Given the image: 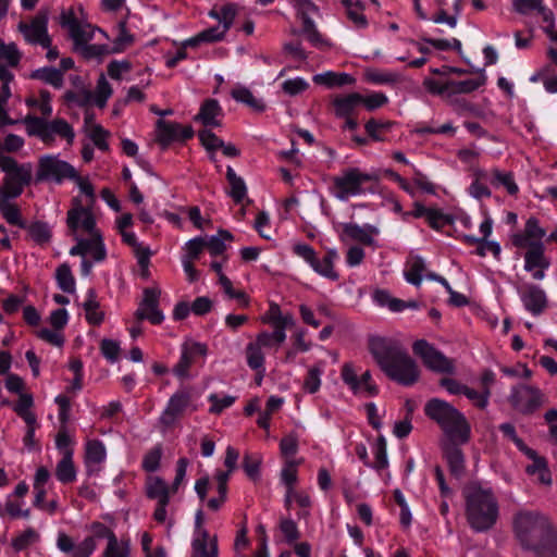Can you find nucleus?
I'll return each mask as SVG.
<instances>
[{"label":"nucleus","instance_id":"obj_46","mask_svg":"<svg viewBox=\"0 0 557 557\" xmlns=\"http://www.w3.org/2000/svg\"><path fill=\"white\" fill-rule=\"evenodd\" d=\"M300 34L304 35L313 47L322 48L327 44L318 30L317 25L312 18H305Z\"/></svg>","mask_w":557,"mask_h":557},{"label":"nucleus","instance_id":"obj_28","mask_svg":"<svg viewBox=\"0 0 557 557\" xmlns=\"http://www.w3.org/2000/svg\"><path fill=\"white\" fill-rule=\"evenodd\" d=\"M362 95L358 92H351L346 96L336 97L333 100L335 115L337 117H348L361 104Z\"/></svg>","mask_w":557,"mask_h":557},{"label":"nucleus","instance_id":"obj_41","mask_svg":"<svg viewBox=\"0 0 557 557\" xmlns=\"http://www.w3.org/2000/svg\"><path fill=\"white\" fill-rule=\"evenodd\" d=\"M209 16L219 21L220 26L223 27L226 32L233 25L234 18L236 16V4L227 3L220 8V10L212 9L209 12Z\"/></svg>","mask_w":557,"mask_h":557},{"label":"nucleus","instance_id":"obj_16","mask_svg":"<svg viewBox=\"0 0 557 557\" xmlns=\"http://www.w3.org/2000/svg\"><path fill=\"white\" fill-rule=\"evenodd\" d=\"M549 264V260L544 255L543 244L530 243V248L524 253V270L531 272L534 280L541 281L545 277V270Z\"/></svg>","mask_w":557,"mask_h":557},{"label":"nucleus","instance_id":"obj_45","mask_svg":"<svg viewBox=\"0 0 557 557\" xmlns=\"http://www.w3.org/2000/svg\"><path fill=\"white\" fill-rule=\"evenodd\" d=\"M26 230L32 239L38 245L49 243L52 236L50 226L46 222L36 221L29 225L26 224Z\"/></svg>","mask_w":557,"mask_h":557},{"label":"nucleus","instance_id":"obj_27","mask_svg":"<svg viewBox=\"0 0 557 557\" xmlns=\"http://www.w3.org/2000/svg\"><path fill=\"white\" fill-rule=\"evenodd\" d=\"M11 196L0 194V214L8 224L26 228V222L23 220L21 210L11 200Z\"/></svg>","mask_w":557,"mask_h":557},{"label":"nucleus","instance_id":"obj_43","mask_svg":"<svg viewBox=\"0 0 557 557\" xmlns=\"http://www.w3.org/2000/svg\"><path fill=\"white\" fill-rule=\"evenodd\" d=\"M226 240H233V235L226 230H220L218 235H213L206 239L205 248H208L212 256L222 255L226 250Z\"/></svg>","mask_w":557,"mask_h":557},{"label":"nucleus","instance_id":"obj_50","mask_svg":"<svg viewBox=\"0 0 557 557\" xmlns=\"http://www.w3.org/2000/svg\"><path fill=\"white\" fill-rule=\"evenodd\" d=\"M21 53L14 44L5 45L0 40V64L14 67L18 64Z\"/></svg>","mask_w":557,"mask_h":557},{"label":"nucleus","instance_id":"obj_4","mask_svg":"<svg viewBox=\"0 0 557 557\" xmlns=\"http://www.w3.org/2000/svg\"><path fill=\"white\" fill-rule=\"evenodd\" d=\"M466 515L474 531L492 529L499 515L498 503L492 491L481 487L470 490L466 495Z\"/></svg>","mask_w":557,"mask_h":557},{"label":"nucleus","instance_id":"obj_22","mask_svg":"<svg viewBox=\"0 0 557 557\" xmlns=\"http://www.w3.org/2000/svg\"><path fill=\"white\" fill-rule=\"evenodd\" d=\"M107 450L104 444L99 440L88 441L85 450V465L87 474L92 475L99 471L98 466L106 460Z\"/></svg>","mask_w":557,"mask_h":557},{"label":"nucleus","instance_id":"obj_48","mask_svg":"<svg viewBox=\"0 0 557 557\" xmlns=\"http://www.w3.org/2000/svg\"><path fill=\"white\" fill-rule=\"evenodd\" d=\"M372 299L380 307H387L393 312H400L401 299L393 297L386 289H375Z\"/></svg>","mask_w":557,"mask_h":557},{"label":"nucleus","instance_id":"obj_55","mask_svg":"<svg viewBox=\"0 0 557 557\" xmlns=\"http://www.w3.org/2000/svg\"><path fill=\"white\" fill-rule=\"evenodd\" d=\"M261 457L257 454H246L243 460V468L246 474L251 480H257L260 476Z\"/></svg>","mask_w":557,"mask_h":557},{"label":"nucleus","instance_id":"obj_25","mask_svg":"<svg viewBox=\"0 0 557 557\" xmlns=\"http://www.w3.org/2000/svg\"><path fill=\"white\" fill-rule=\"evenodd\" d=\"M338 259V253L335 249H327L325 256L322 259L318 257L310 264V267L323 277L331 281H337L339 278L338 273L334 270V262Z\"/></svg>","mask_w":557,"mask_h":557},{"label":"nucleus","instance_id":"obj_21","mask_svg":"<svg viewBox=\"0 0 557 557\" xmlns=\"http://www.w3.org/2000/svg\"><path fill=\"white\" fill-rule=\"evenodd\" d=\"M522 453L532 461L527 466L525 471L530 475L536 476L537 481L542 484H550L552 475L547 468V463L545 459L537 455V453L528 446L524 449H521Z\"/></svg>","mask_w":557,"mask_h":557},{"label":"nucleus","instance_id":"obj_58","mask_svg":"<svg viewBox=\"0 0 557 557\" xmlns=\"http://www.w3.org/2000/svg\"><path fill=\"white\" fill-rule=\"evenodd\" d=\"M74 440L67 432V426L60 425L59 432L55 436V447L63 456L66 455L67 451H73Z\"/></svg>","mask_w":557,"mask_h":557},{"label":"nucleus","instance_id":"obj_44","mask_svg":"<svg viewBox=\"0 0 557 557\" xmlns=\"http://www.w3.org/2000/svg\"><path fill=\"white\" fill-rule=\"evenodd\" d=\"M366 78L374 85H394L400 81L401 76L396 72L372 69L366 72Z\"/></svg>","mask_w":557,"mask_h":557},{"label":"nucleus","instance_id":"obj_60","mask_svg":"<svg viewBox=\"0 0 557 557\" xmlns=\"http://www.w3.org/2000/svg\"><path fill=\"white\" fill-rule=\"evenodd\" d=\"M39 99H29L27 100V104L30 107H37L41 114L47 117L50 116L52 113V107H51V95L48 90L42 89L39 92Z\"/></svg>","mask_w":557,"mask_h":557},{"label":"nucleus","instance_id":"obj_8","mask_svg":"<svg viewBox=\"0 0 557 557\" xmlns=\"http://www.w3.org/2000/svg\"><path fill=\"white\" fill-rule=\"evenodd\" d=\"M412 350L431 371L446 374H453L455 372L454 361L425 339L416 341L412 345Z\"/></svg>","mask_w":557,"mask_h":557},{"label":"nucleus","instance_id":"obj_14","mask_svg":"<svg viewBox=\"0 0 557 557\" xmlns=\"http://www.w3.org/2000/svg\"><path fill=\"white\" fill-rule=\"evenodd\" d=\"M517 292L525 310L533 315L541 314L547 307L546 294L540 286L527 283L518 287Z\"/></svg>","mask_w":557,"mask_h":557},{"label":"nucleus","instance_id":"obj_3","mask_svg":"<svg viewBox=\"0 0 557 557\" xmlns=\"http://www.w3.org/2000/svg\"><path fill=\"white\" fill-rule=\"evenodd\" d=\"M425 416L434 421L451 443L466 444L471 426L465 414L449 403L432 398L424 406Z\"/></svg>","mask_w":557,"mask_h":557},{"label":"nucleus","instance_id":"obj_53","mask_svg":"<svg viewBox=\"0 0 557 557\" xmlns=\"http://www.w3.org/2000/svg\"><path fill=\"white\" fill-rule=\"evenodd\" d=\"M374 457L375 462L371 466L372 468L381 471L388 466L387 451H386V440L383 435H380L374 445Z\"/></svg>","mask_w":557,"mask_h":557},{"label":"nucleus","instance_id":"obj_37","mask_svg":"<svg viewBox=\"0 0 557 557\" xmlns=\"http://www.w3.org/2000/svg\"><path fill=\"white\" fill-rule=\"evenodd\" d=\"M231 96L237 102L247 104L253 111L262 112L265 110V104L261 99L256 98L252 92L246 87H236L231 91Z\"/></svg>","mask_w":557,"mask_h":557},{"label":"nucleus","instance_id":"obj_54","mask_svg":"<svg viewBox=\"0 0 557 557\" xmlns=\"http://www.w3.org/2000/svg\"><path fill=\"white\" fill-rule=\"evenodd\" d=\"M208 400L211 403L209 412L220 414L224 409L231 407L235 403L236 397L231 395L220 397L218 394L212 393L208 396Z\"/></svg>","mask_w":557,"mask_h":557},{"label":"nucleus","instance_id":"obj_9","mask_svg":"<svg viewBox=\"0 0 557 557\" xmlns=\"http://www.w3.org/2000/svg\"><path fill=\"white\" fill-rule=\"evenodd\" d=\"M48 10H40L29 23L21 22L18 29L27 42L49 48L52 39L48 34Z\"/></svg>","mask_w":557,"mask_h":557},{"label":"nucleus","instance_id":"obj_31","mask_svg":"<svg viewBox=\"0 0 557 557\" xmlns=\"http://www.w3.org/2000/svg\"><path fill=\"white\" fill-rule=\"evenodd\" d=\"M170 486L160 476H150L146 482V496L157 502H170Z\"/></svg>","mask_w":557,"mask_h":557},{"label":"nucleus","instance_id":"obj_29","mask_svg":"<svg viewBox=\"0 0 557 557\" xmlns=\"http://www.w3.org/2000/svg\"><path fill=\"white\" fill-rule=\"evenodd\" d=\"M476 72L479 75L475 78H469L465 81H448L450 95L470 94L484 86L486 83V74L484 70L480 69Z\"/></svg>","mask_w":557,"mask_h":557},{"label":"nucleus","instance_id":"obj_59","mask_svg":"<svg viewBox=\"0 0 557 557\" xmlns=\"http://www.w3.org/2000/svg\"><path fill=\"white\" fill-rule=\"evenodd\" d=\"M39 534L33 529L28 528L18 536L13 539L12 546L15 550L20 552L28 547L30 544L37 542Z\"/></svg>","mask_w":557,"mask_h":557},{"label":"nucleus","instance_id":"obj_24","mask_svg":"<svg viewBox=\"0 0 557 557\" xmlns=\"http://www.w3.org/2000/svg\"><path fill=\"white\" fill-rule=\"evenodd\" d=\"M191 549V557H218L216 537L210 539L208 531H201L200 536H194Z\"/></svg>","mask_w":557,"mask_h":557},{"label":"nucleus","instance_id":"obj_2","mask_svg":"<svg viewBox=\"0 0 557 557\" xmlns=\"http://www.w3.org/2000/svg\"><path fill=\"white\" fill-rule=\"evenodd\" d=\"M370 351L382 371L398 384H414L420 371L416 361L396 339L375 337L370 341Z\"/></svg>","mask_w":557,"mask_h":557},{"label":"nucleus","instance_id":"obj_61","mask_svg":"<svg viewBox=\"0 0 557 557\" xmlns=\"http://www.w3.org/2000/svg\"><path fill=\"white\" fill-rule=\"evenodd\" d=\"M341 376L344 383L349 386L354 394L360 393V381L354 367L350 363H345L343 366Z\"/></svg>","mask_w":557,"mask_h":557},{"label":"nucleus","instance_id":"obj_17","mask_svg":"<svg viewBox=\"0 0 557 557\" xmlns=\"http://www.w3.org/2000/svg\"><path fill=\"white\" fill-rule=\"evenodd\" d=\"M60 25L67 29L76 49H79L92 38L88 27L82 25L72 11H63L61 13Z\"/></svg>","mask_w":557,"mask_h":557},{"label":"nucleus","instance_id":"obj_35","mask_svg":"<svg viewBox=\"0 0 557 557\" xmlns=\"http://www.w3.org/2000/svg\"><path fill=\"white\" fill-rule=\"evenodd\" d=\"M30 78L41 81L57 89L63 86L62 71L51 66H45L33 71Z\"/></svg>","mask_w":557,"mask_h":557},{"label":"nucleus","instance_id":"obj_52","mask_svg":"<svg viewBox=\"0 0 557 557\" xmlns=\"http://www.w3.org/2000/svg\"><path fill=\"white\" fill-rule=\"evenodd\" d=\"M162 457L161 445H156L149 451H147L143 458L141 467L147 472H154L160 467V460Z\"/></svg>","mask_w":557,"mask_h":557},{"label":"nucleus","instance_id":"obj_15","mask_svg":"<svg viewBox=\"0 0 557 557\" xmlns=\"http://www.w3.org/2000/svg\"><path fill=\"white\" fill-rule=\"evenodd\" d=\"M190 404V394L185 388L175 392L169 399L162 411L159 421L162 425L170 428Z\"/></svg>","mask_w":557,"mask_h":557},{"label":"nucleus","instance_id":"obj_62","mask_svg":"<svg viewBox=\"0 0 557 557\" xmlns=\"http://www.w3.org/2000/svg\"><path fill=\"white\" fill-rule=\"evenodd\" d=\"M474 181L469 186V194L475 199L487 198L491 196V190L486 186L488 181L478 176V170L474 172Z\"/></svg>","mask_w":557,"mask_h":557},{"label":"nucleus","instance_id":"obj_38","mask_svg":"<svg viewBox=\"0 0 557 557\" xmlns=\"http://www.w3.org/2000/svg\"><path fill=\"white\" fill-rule=\"evenodd\" d=\"M87 243L84 247L85 256L91 255L95 262H101L107 258V249L101 233H95L89 238H85Z\"/></svg>","mask_w":557,"mask_h":557},{"label":"nucleus","instance_id":"obj_34","mask_svg":"<svg viewBox=\"0 0 557 557\" xmlns=\"http://www.w3.org/2000/svg\"><path fill=\"white\" fill-rule=\"evenodd\" d=\"M457 445V443H451L446 447L444 455L451 474L459 476L465 470V457Z\"/></svg>","mask_w":557,"mask_h":557},{"label":"nucleus","instance_id":"obj_49","mask_svg":"<svg viewBox=\"0 0 557 557\" xmlns=\"http://www.w3.org/2000/svg\"><path fill=\"white\" fill-rule=\"evenodd\" d=\"M286 339V332H276L275 330L273 332H260L255 343L263 348L272 347V346H281Z\"/></svg>","mask_w":557,"mask_h":557},{"label":"nucleus","instance_id":"obj_13","mask_svg":"<svg viewBox=\"0 0 557 557\" xmlns=\"http://www.w3.org/2000/svg\"><path fill=\"white\" fill-rule=\"evenodd\" d=\"M207 346L198 342H185L181 346V357L178 362L173 368V373L178 379H186L189 376V368L196 361L197 357H205L207 355Z\"/></svg>","mask_w":557,"mask_h":557},{"label":"nucleus","instance_id":"obj_19","mask_svg":"<svg viewBox=\"0 0 557 557\" xmlns=\"http://www.w3.org/2000/svg\"><path fill=\"white\" fill-rule=\"evenodd\" d=\"M66 223L73 232L82 227L89 236L95 235V233H100V231L96 228V220L91 211L84 207L70 210L67 212Z\"/></svg>","mask_w":557,"mask_h":557},{"label":"nucleus","instance_id":"obj_39","mask_svg":"<svg viewBox=\"0 0 557 557\" xmlns=\"http://www.w3.org/2000/svg\"><path fill=\"white\" fill-rule=\"evenodd\" d=\"M424 271V260L421 257L416 256L408 261L407 269L405 270V277L408 283L414 286H420Z\"/></svg>","mask_w":557,"mask_h":557},{"label":"nucleus","instance_id":"obj_20","mask_svg":"<svg viewBox=\"0 0 557 557\" xmlns=\"http://www.w3.org/2000/svg\"><path fill=\"white\" fill-rule=\"evenodd\" d=\"M478 176L488 181V183L496 188H505L509 195H516L519 191V187L511 172L500 171L498 169L491 171L478 170Z\"/></svg>","mask_w":557,"mask_h":557},{"label":"nucleus","instance_id":"obj_18","mask_svg":"<svg viewBox=\"0 0 557 557\" xmlns=\"http://www.w3.org/2000/svg\"><path fill=\"white\" fill-rule=\"evenodd\" d=\"M57 547L70 557H89L96 549V543L92 536L86 537L79 544L74 541L64 532H60L57 539Z\"/></svg>","mask_w":557,"mask_h":557},{"label":"nucleus","instance_id":"obj_40","mask_svg":"<svg viewBox=\"0 0 557 557\" xmlns=\"http://www.w3.org/2000/svg\"><path fill=\"white\" fill-rule=\"evenodd\" d=\"M245 355L247 364L251 370L262 372V369H265L264 354L262 352V348L259 347L255 342L247 344Z\"/></svg>","mask_w":557,"mask_h":557},{"label":"nucleus","instance_id":"obj_10","mask_svg":"<svg viewBox=\"0 0 557 557\" xmlns=\"http://www.w3.org/2000/svg\"><path fill=\"white\" fill-rule=\"evenodd\" d=\"M509 400L516 410L523 414H529L541 407L543 394L539 388L519 385L511 389Z\"/></svg>","mask_w":557,"mask_h":557},{"label":"nucleus","instance_id":"obj_33","mask_svg":"<svg viewBox=\"0 0 557 557\" xmlns=\"http://www.w3.org/2000/svg\"><path fill=\"white\" fill-rule=\"evenodd\" d=\"M76 468L73 462V451H67L57 463L55 478L63 484L72 483L76 480Z\"/></svg>","mask_w":557,"mask_h":557},{"label":"nucleus","instance_id":"obj_64","mask_svg":"<svg viewBox=\"0 0 557 557\" xmlns=\"http://www.w3.org/2000/svg\"><path fill=\"white\" fill-rule=\"evenodd\" d=\"M129 547L127 543H120L116 537H112L103 552V557H128Z\"/></svg>","mask_w":557,"mask_h":557},{"label":"nucleus","instance_id":"obj_56","mask_svg":"<svg viewBox=\"0 0 557 557\" xmlns=\"http://www.w3.org/2000/svg\"><path fill=\"white\" fill-rule=\"evenodd\" d=\"M322 368L315 366L309 369L304 381V389L310 394H314L321 386Z\"/></svg>","mask_w":557,"mask_h":557},{"label":"nucleus","instance_id":"obj_12","mask_svg":"<svg viewBox=\"0 0 557 557\" xmlns=\"http://www.w3.org/2000/svg\"><path fill=\"white\" fill-rule=\"evenodd\" d=\"M194 136L190 125H182L164 120L157 121V138L160 145L168 147L173 141H185Z\"/></svg>","mask_w":557,"mask_h":557},{"label":"nucleus","instance_id":"obj_63","mask_svg":"<svg viewBox=\"0 0 557 557\" xmlns=\"http://www.w3.org/2000/svg\"><path fill=\"white\" fill-rule=\"evenodd\" d=\"M429 225L438 231L447 224L451 223L449 215L444 214L441 210L431 208L425 218Z\"/></svg>","mask_w":557,"mask_h":557},{"label":"nucleus","instance_id":"obj_6","mask_svg":"<svg viewBox=\"0 0 557 557\" xmlns=\"http://www.w3.org/2000/svg\"><path fill=\"white\" fill-rule=\"evenodd\" d=\"M375 180L376 175L362 172L358 168L345 169L332 178V194L336 199L347 201L352 196L364 194V184Z\"/></svg>","mask_w":557,"mask_h":557},{"label":"nucleus","instance_id":"obj_36","mask_svg":"<svg viewBox=\"0 0 557 557\" xmlns=\"http://www.w3.org/2000/svg\"><path fill=\"white\" fill-rule=\"evenodd\" d=\"M47 133V141L52 140L53 137L58 135L61 138L66 139L69 144H72L75 137L72 126L63 119H55L48 122Z\"/></svg>","mask_w":557,"mask_h":557},{"label":"nucleus","instance_id":"obj_51","mask_svg":"<svg viewBox=\"0 0 557 557\" xmlns=\"http://www.w3.org/2000/svg\"><path fill=\"white\" fill-rule=\"evenodd\" d=\"M278 528L287 544H294L300 537L298 525L292 518H282Z\"/></svg>","mask_w":557,"mask_h":557},{"label":"nucleus","instance_id":"obj_57","mask_svg":"<svg viewBox=\"0 0 557 557\" xmlns=\"http://www.w3.org/2000/svg\"><path fill=\"white\" fill-rule=\"evenodd\" d=\"M298 461L287 459L281 470V481L286 487H294L297 482V466Z\"/></svg>","mask_w":557,"mask_h":557},{"label":"nucleus","instance_id":"obj_42","mask_svg":"<svg viewBox=\"0 0 557 557\" xmlns=\"http://www.w3.org/2000/svg\"><path fill=\"white\" fill-rule=\"evenodd\" d=\"M55 280L59 288L67 294L75 292V278L72 274L71 267L67 263H63L57 268Z\"/></svg>","mask_w":557,"mask_h":557},{"label":"nucleus","instance_id":"obj_30","mask_svg":"<svg viewBox=\"0 0 557 557\" xmlns=\"http://www.w3.org/2000/svg\"><path fill=\"white\" fill-rule=\"evenodd\" d=\"M83 308L89 324L99 325L103 322L104 313L100 310V304L97 300V293L94 288L87 290Z\"/></svg>","mask_w":557,"mask_h":557},{"label":"nucleus","instance_id":"obj_11","mask_svg":"<svg viewBox=\"0 0 557 557\" xmlns=\"http://www.w3.org/2000/svg\"><path fill=\"white\" fill-rule=\"evenodd\" d=\"M160 290L158 288H145L144 297L140 301L135 317L138 321L148 320L151 324H161L164 320V314L159 309Z\"/></svg>","mask_w":557,"mask_h":557},{"label":"nucleus","instance_id":"obj_32","mask_svg":"<svg viewBox=\"0 0 557 557\" xmlns=\"http://www.w3.org/2000/svg\"><path fill=\"white\" fill-rule=\"evenodd\" d=\"M312 81L318 85H324L329 88H332L335 86L351 85L356 79L347 73H335L327 71L324 73L315 74Z\"/></svg>","mask_w":557,"mask_h":557},{"label":"nucleus","instance_id":"obj_23","mask_svg":"<svg viewBox=\"0 0 557 557\" xmlns=\"http://www.w3.org/2000/svg\"><path fill=\"white\" fill-rule=\"evenodd\" d=\"M376 233V227L370 224L360 226L356 223H344L342 239L344 240V236H346L352 240L371 246L374 243L372 235Z\"/></svg>","mask_w":557,"mask_h":557},{"label":"nucleus","instance_id":"obj_1","mask_svg":"<svg viewBox=\"0 0 557 557\" xmlns=\"http://www.w3.org/2000/svg\"><path fill=\"white\" fill-rule=\"evenodd\" d=\"M513 536L534 557H557V527L539 510L521 509L512 517Z\"/></svg>","mask_w":557,"mask_h":557},{"label":"nucleus","instance_id":"obj_47","mask_svg":"<svg viewBox=\"0 0 557 557\" xmlns=\"http://www.w3.org/2000/svg\"><path fill=\"white\" fill-rule=\"evenodd\" d=\"M24 123L28 135L38 136L44 141H47L48 121L45 117L28 115L25 117Z\"/></svg>","mask_w":557,"mask_h":557},{"label":"nucleus","instance_id":"obj_26","mask_svg":"<svg viewBox=\"0 0 557 557\" xmlns=\"http://www.w3.org/2000/svg\"><path fill=\"white\" fill-rule=\"evenodd\" d=\"M222 115V108L215 99H207L200 107L199 112L195 116L196 121L201 122L205 126L216 127L221 125L219 116Z\"/></svg>","mask_w":557,"mask_h":557},{"label":"nucleus","instance_id":"obj_5","mask_svg":"<svg viewBox=\"0 0 557 557\" xmlns=\"http://www.w3.org/2000/svg\"><path fill=\"white\" fill-rule=\"evenodd\" d=\"M0 169L5 173L0 194L17 198L24 187L33 182V165L29 162L20 164L12 157L1 154Z\"/></svg>","mask_w":557,"mask_h":557},{"label":"nucleus","instance_id":"obj_7","mask_svg":"<svg viewBox=\"0 0 557 557\" xmlns=\"http://www.w3.org/2000/svg\"><path fill=\"white\" fill-rule=\"evenodd\" d=\"M65 178H76V170L67 162L54 156H42L38 162V170L34 183L55 182L62 183Z\"/></svg>","mask_w":557,"mask_h":557}]
</instances>
